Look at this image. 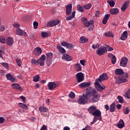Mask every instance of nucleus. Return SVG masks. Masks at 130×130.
<instances>
[{
    "mask_svg": "<svg viewBox=\"0 0 130 130\" xmlns=\"http://www.w3.org/2000/svg\"><path fill=\"white\" fill-rule=\"evenodd\" d=\"M81 22H82L83 26L84 27H86V28H89V30L90 31H92L93 30V28H94V25H92L93 24H94V21L93 20H90L89 21L87 19V18L85 17H82L81 19Z\"/></svg>",
    "mask_w": 130,
    "mask_h": 130,
    "instance_id": "nucleus-1",
    "label": "nucleus"
},
{
    "mask_svg": "<svg viewBox=\"0 0 130 130\" xmlns=\"http://www.w3.org/2000/svg\"><path fill=\"white\" fill-rule=\"evenodd\" d=\"M128 75L127 73H124L122 76H119V78L116 81V84L119 85L121 83H126L128 80H127V77Z\"/></svg>",
    "mask_w": 130,
    "mask_h": 130,
    "instance_id": "nucleus-2",
    "label": "nucleus"
},
{
    "mask_svg": "<svg viewBox=\"0 0 130 130\" xmlns=\"http://www.w3.org/2000/svg\"><path fill=\"white\" fill-rule=\"evenodd\" d=\"M100 96L98 95V93L96 92L95 89H93L90 91V99L92 102H98L99 101Z\"/></svg>",
    "mask_w": 130,
    "mask_h": 130,
    "instance_id": "nucleus-3",
    "label": "nucleus"
},
{
    "mask_svg": "<svg viewBox=\"0 0 130 130\" xmlns=\"http://www.w3.org/2000/svg\"><path fill=\"white\" fill-rule=\"evenodd\" d=\"M88 96L87 93L85 94H83V96L79 97V100H78V103L79 104H85L88 101Z\"/></svg>",
    "mask_w": 130,
    "mask_h": 130,
    "instance_id": "nucleus-4",
    "label": "nucleus"
},
{
    "mask_svg": "<svg viewBox=\"0 0 130 130\" xmlns=\"http://www.w3.org/2000/svg\"><path fill=\"white\" fill-rule=\"evenodd\" d=\"M59 86V82H50L48 83V87L49 89L52 90H54L55 88Z\"/></svg>",
    "mask_w": 130,
    "mask_h": 130,
    "instance_id": "nucleus-5",
    "label": "nucleus"
},
{
    "mask_svg": "<svg viewBox=\"0 0 130 130\" xmlns=\"http://www.w3.org/2000/svg\"><path fill=\"white\" fill-rule=\"evenodd\" d=\"M45 59H46V56L45 55L43 54L39 59L37 60L38 64H40L41 67H43L45 63Z\"/></svg>",
    "mask_w": 130,
    "mask_h": 130,
    "instance_id": "nucleus-6",
    "label": "nucleus"
},
{
    "mask_svg": "<svg viewBox=\"0 0 130 130\" xmlns=\"http://www.w3.org/2000/svg\"><path fill=\"white\" fill-rule=\"evenodd\" d=\"M100 82L98 81V80H95V82L94 83V86L96 89V90H98V91H99L100 92H101V91H103V90H104V89H105V86H101L100 85Z\"/></svg>",
    "mask_w": 130,
    "mask_h": 130,
    "instance_id": "nucleus-7",
    "label": "nucleus"
},
{
    "mask_svg": "<svg viewBox=\"0 0 130 130\" xmlns=\"http://www.w3.org/2000/svg\"><path fill=\"white\" fill-rule=\"evenodd\" d=\"M108 79V77L107 76V74L106 73H103L101 75L98 79H96V81L98 82H102L103 81H105Z\"/></svg>",
    "mask_w": 130,
    "mask_h": 130,
    "instance_id": "nucleus-8",
    "label": "nucleus"
},
{
    "mask_svg": "<svg viewBox=\"0 0 130 130\" xmlns=\"http://www.w3.org/2000/svg\"><path fill=\"white\" fill-rule=\"evenodd\" d=\"M11 86L14 90H17V91H19V92H23V88L20 86V84L13 83L11 84Z\"/></svg>",
    "mask_w": 130,
    "mask_h": 130,
    "instance_id": "nucleus-9",
    "label": "nucleus"
},
{
    "mask_svg": "<svg viewBox=\"0 0 130 130\" xmlns=\"http://www.w3.org/2000/svg\"><path fill=\"white\" fill-rule=\"evenodd\" d=\"M107 51V50L106 49V48H104L103 47H101L98 49L96 51V54H98V55L101 56L103 55L105 52Z\"/></svg>",
    "mask_w": 130,
    "mask_h": 130,
    "instance_id": "nucleus-10",
    "label": "nucleus"
},
{
    "mask_svg": "<svg viewBox=\"0 0 130 130\" xmlns=\"http://www.w3.org/2000/svg\"><path fill=\"white\" fill-rule=\"evenodd\" d=\"M84 74L82 73H78L76 74V80L78 83H81L84 80Z\"/></svg>",
    "mask_w": 130,
    "mask_h": 130,
    "instance_id": "nucleus-11",
    "label": "nucleus"
},
{
    "mask_svg": "<svg viewBox=\"0 0 130 130\" xmlns=\"http://www.w3.org/2000/svg\"><path fill=\"white\" fill-rule=\"evenodd\" d=\"M16 34L19 36H24L25 37H27V36H28L27 32L21 30V29L19 28L16 29Z\"/></svg>",
    "mask_w": 130,
    "mask_h": 130,
    "instance_id": "nucleus-12",
    "label": "nucleus"
},
{
    "mask_svg": "<svg viewBox=\"0 0 130 130\" xmlns=\"http://www.w3.org/2000/svg\"><path fill=\"white\" fill-rule=\"evenodd\" d=\"M59 23V20H52L47 24V27H53Z\"/></svg>",
    "mask_w": 130,
    "mask_h": 130,
    "instance_id": "nucleus-13",
    "label": "nucleus"
},
{
    "mask_svg": "<svg viewBox=\"0 0 130 130\" xmlns=\"http://www.w3.org/2000/svg\"><path fill=\"white\" fill-rule=\"evenodd\" d=\"M72 8H73V5L71 4H68L66 6L67 16H69L72 14Z\"/></svg>",
    "mask_w": 130,
    "mask_h": 130,
    "instance_id": "nucleus-14",
    "label": "nucleus"
},
{
    "mask_svg": "<svg viewBox=\"0 0 130 130\" xmlns=\"http://www.w3.org/2000/svg\"><path fill=\"white\" fill-rule=\"evenodd\" d=\"M62 59L63 60H66V61H71V60L73 59V57L70 55H68L67 54H64L62 56Z\"/></svg>",
    "mask_w": 130,
    "mask_h": 130,
    "instance_id": "nucleus-15",
    "label": "nucleus"
},
{
    "mask_svg": "<svg viewBox=\"0 0 130 130\" xmlns=\"http://www.w3.org/2000/svg\"><path fill=\"white\" fill-rule=\"evenodd\" d=\"M127 61H128V59L126 57H123L121 59V62L120 63L121 67H125L126 64H127Z\"/></svg>",
    "mask_w": 130,
    "mask_h": 130,
    "instance_id": "nucleus-16",
    "label": "nucleus"
},
{
    "mask_svg": "<svg viewBox=\"0 0 130 130\" xmlns=\"http://www.w3.org/2000/svg\"><path fill=\"white\" fill-rule=\"evenodd\" d=\"M6 42L8 46H12V45L14 44V40L12 37H8L6 39Z\"/></svg>",
    "mask_w": 130,
    "mask_h": 130,
    "instance_id": "nucleus-17",
    "label": "nucleus"
},
{
    "mask_svg": "<svg viewBox=\"0 0 130 130\" xmlns=\"http://www.w3.org/2000/svg\"><path fill=\"white\" fill-rule=\"evenodd\" d=\"M6 78L7 80L11 81L12 83H15V82H16V78H14V77H13L10 73L6 74Z\"/></svg>",
    "mask_w": 130,
    "mask_h": 130,
    "instance_id": "nucleus-18",
    "label": "nucleus"
},
{
    "mask_svg": "<svg viewBox=\"0 0 130 130\" xmlns=\"http://www.w3.org/2000/svg\"><path fill=\"white\" fill-rule=\"evenodd\" d=\"M91 85V83L90 82H83L81 83L79 85V87L81 88V89H84V88H87V87H89Z\"/></svg>",
    "mask_w": 130,
    "mask_h": 130,
    "instance_id": "nucleus-19",
    "label": "nucleus"
},
{
    "mask_svg": "<svg viewBox=\"0 0 130 130\" xmlns=\"http://www.w3.org/2000/svg\"><path fill=\"white\" fill-rule=\"evenodd\" d=\"M97 109V107L95 106H91L89 107V108L88 109V110L90 113V114L92 115L93 113H94L95 111Z\"/></svg>",
    "mask_w": 130,
    "mask_h": 130,
    "instance_id": "nucleus-20",
    "label": "nucleus"
},
{
    "mask_svg": "<svg viewBox=\"0 0 130 130\" xmlns=\"http://www.w3.org/2000/svg\"><path fill=\"white\" fill-rule=\"evenodd\" d=\"M42 52V50L40 47H37L35 49V55L36 56H39Z\"/></svg>",
    "mask_w": 130,
    "mask_h": 130,
    "instance_id": "nucleus-21",
    "label": "nucleus"
},
{
    "mask_svg": "<svg viewBox=\"0 0 130 130\" xmlns=\"http://www.w3.org/2000/svg\"><path fill=\"white\" fill-rule=\"evenodd\" d=\"M117 126L118 128H122L124 127V121L123 120L120 119L118 123H117Z\"/></svg>",
    "mask_w": 130,
    "mask_h": 130,
    "instance_id": "nucleus-22",
    "label": "nucleus"
},
{
    "mask_svg": "<svg viewBox=\"0 0 130 130\" xmlns=\"http://www.w3.org/2000/svg\"><path fill=\"white\" fill-rule=\"evenodd\" d=\"M91 115H93V116H97L98 117H101V112L99 109H96L94 113H92Z\"/></svg>",
    "mask_w": 130,
    "mask_h": 130,
    "instance_id": "nucleus-23",
    "label": "nucleus"
},
{
    "mask_svg": "<svg viewBox=\"0 0 130 130\" xmlns=\"http://www.w3.org/2000/svg\"><path fill=\"white\" fill-rule=\"evenodd\" d=\"M74 70L77 71V72H81L82 71V66L81 64L77 63L74 64Z\"/></svg>",
    "mask_w": 130,
    "mask_h": 130,
    "instance_id": "nucleus-24",
    "label": "nucleus"
},
{
    "mask_svg": "<svg viewBox=\"0 0 130 130\" xmlns=\"http://www.w3.org/2000/svg\"><path fill=\"white\" fill-rule=\"evenodd\" d=\"M57 49H58V51H59L60 53L63 54L67 52V51L64 49V48H62L59 45H57Z\"/></svg>",
    "mask_w": 130,
    "mask_h": 130,
    "instance_id": "nucleus-25",
    "label": "nucleus"
},
{
    "mask_svg": "<svg viewBox=\"0 0 130 130\" xmlns=\"http://www.w3.org/2000/svg\"><path fill=\"white\" fill-rule=\"evenodd\" d=\"M110 17V14H106L104 16V18L103 20V24L105 25L107 23V21H108V19H109Z\"/></svg>",
    "mask_w": 130,
    "mask_h": 130,
    "instance_id": "nucleus-26",
    "label": "nucleus"
},
{
    "mask_svg": "<svg viewBox=\"0 0 130 130\" xmlns=\"http://www.w3.org/2000/svg\"><path fill=\"white\" fill-rule=\"evenodd\" d=\"M75 15L76 11L72 12V15L66 18L67 21H71V20H73L75 18Z\"/></svg>",
    "mask_w": 130,
    "mask_h": 130,
    "instance_id": "nucleus-27",
    "label": "nucleus"
},
{
    "mask_svg": "<svg viewBox=\"0 0 130 130\" xmlns=\"http://www.w3.org/2000/svg\"><path fill=\"white\" fill-rule=\"evenodd\" d=\"M118 9L117 8H113L110 10V13L111 15H117L118 14Z\"/></svg>",
    "mask_w": 130,
    "mask_h": 130,
    "instance_id": "nucleus-28",
    "label": "nucleus"
},
{
    "mask_svg": "<svg viewBox=\"0 0 130 130\" xmlns=\"http://www.w3.org/2000/svg\"><path fill=\"white\" fill-rule=\"evenodd\" d=\"M88 41L89 40L88 39V38L84 36L81 37L79 40V42L80 43H86V42H88Z\"/></svg>",
    "mask_w": 130,
    "mask_h": 130,
    "instance_id": "nucleus-29",
    "label": "nucleus"
},
{
    "mask_svg": "<svg viewBox=\"0 0 130 130\" xmlns=\"http://www.w3.org/2000/svg\"><path fill=\"white\" fill-rule=\"evenodd\" d=\"M115 73L116 75H117L118 76H121V75H123V74H124L123 70L121 69H116Z\"/></svg>",
    "mask_w": 130,
    "mask_h": 130,
    "instance_id": "nucleus-30",
    "label": "nucleus"
},
{
    "mask_svg": "<svg viewBox=\"0 0 130 130\" xmlns=\"http://www.w3.org/2000/svg\"><path fill=\"white\" fill-rule=\"evenodd\" d=\"M127 37V31H125L123 32L122 35L121 36V40H125Z\"/></svg>",
    "mask_w": 130,
    "mask_h": 130,
    "instance_id": "nucleus-31",
    "label": "nucleus"
},
{
    "mask_svg": "<svg viewBox=\"0 0 130 130\" xmlns=\"http://www.w3.org/2000/svg\"><path fill=\"white\" fill-rule=\"evenodd\" d=\"M41 112H47L48 111V109L45 107H40L39 108Z\"/></svg>",
    "mask_w": 130,
    "mask_h": 130,
    "instance_id": "nucleus-32",
    "label": "nucleus"
},
{
    "mask_svg": "<svg viewBox=\"0 0 130 130\" xmlns=\"http://www.w3.org/2000/svg\"><path fill=\"white\" fill-rule=\"evenodd\" d=\"M110 112H114L115 111V103H112L110 107Z\"/></svg>",
    "mask_w": 130,
    "mask_h": 130,
    "instance_id": "nucleus-33",
    "label": "nucleus"
},
{
    "mask_svg": "<svg viewBox=\"0 0 130 130\" xmlns=\"http://www.w3.org/2000/svg\"><path fill=\"white\" fill-rule=\"evenodd\" d=\"M19 106L21 107L22 109H28V106L26 105L25 104H23L22 103H18Z\"/></svg>",
    "mask_w": 130,
    "mask_h": 130,
    "instance_id": "nucleus-34",
    "label": "nucleus"
},
{
    "mask_svg": "<svg viewBox=\"0 0 130 130\" xmlns=\"http://www.w3.org/2000/svg\"><path fill=\"white\" fill-rule=\"evenodd\" d=\"M127 8V3L125 2L124 4L122 5V7L121 8V11H123V12H125V10H126Z\"/></svg>",
    "mask_w": 130,
    "mask_h": 130,
    "instance_id": "nucleus-35",
    "label": "nucleus"
},
{
    "mask_svg": "<svg viewBox=\"0 0 130 130\" xmlns=\"http://www.w3.org/2000/svg\"><path fill=\"white\" fill-rule=\"evenodd\" d=\"M6 38L4 36H0V42L3 44H5L6 43Z\"/></svg>",
    "mask_w": 130,
    "mask_h": 130,
    "instance_id": "nucleus-36",
    "label": "nucleus"
},
{
    "mask_svg": "<svg viewBox=\"0 0 130 130\" xmlns=\"http://www.w3.org/2000/svg\"><path fill=\"white\" fill-rule=\"evenodd\" d=\"M124 96L125 98H127V99H130V89H128Z\"/></svg>",
    "mask_w": 130,
    "mask_h": 130,
    "instance_id": "nucleus-37",
    "label": "nucleus"
},
{
    "mask_svg": "<svg viewBox=\"0 0 130 130\" xmlns=\"http://www.w3.org/2000/svg\"><path fill=\"white\" fill-rule=\"evenodd\" d=\"M104 35L106 37H113V34L111 31L106 32L104 34Z\"/></svg>",
    "mask_w": 130,
    "mask_h": 130,
    "instance_id": "nucleus-38",
    "label": "nucleus"
},
{
    "mask_svg": "<svg viewBox=\"0 0 130 130\" xmlns=\"http://www.w3.org/2000/svg\"><path fill=\"white\" fill-rule=\"evenodd\" d=\"M107 3H108L111 8H113L115 5V2L113 1H107Z\"/></svg>",
    "mask_w": 130,
    "mask_h": 130,
    "instance_id": "nucleus-39",
    "label": "nucleus"
},
{
    "mask_svg": "<svg viewBox=\"0 0 130 130\" xmlns=\"http://www.w3.org/2000/svg\"><path fill=\"white\" fill-rule=\"evenodd\" d=\"M117 99L118 100L119 103H123V102L124 101L123 98L120 95L117 96Z\"/></svg>",
    "mask_w": 130,
    "mask_h": 130,
    "instance_id": "nucleus-40",
    "label": "nucleus"
},
{
    "mask_svg": "<svg viewBox=\"0 0 130 130\" xmlns=\"http://www.w3.org/2000/svg\"><path fill=\"white\" fill-rule=\"evenodd\" d=\"M77 10L79 11V12H81V13H83V12H84V9L80 5H78L77 6Z\"/></svg>",
    "mask_w": 130,
    "mask_h": 130,
    "instance_id": "nucleus-41",
    "label": "nucleus"
},
{
    "mask_svg": "<svg viewBox=\"0 0 130 130\" xmlns=\"http://www.w3.org/2000/svg\"><path fill=\"white\" fill-rule=\"evenodd\" d=\"M129 111L130 110L128 107H126V108L123 110V113H124V114H128Z\"/></svg>",
    "mask_w": 130,
    "mask_h": 130,
    "instance_id": "nucleus-42",
    "label": "nucleus"
},
{
    "mask_svg": "<svg viewBox=\"0 0 130 130\" xmlns=\"http://www.w3.org/2000/svg\"><path fill=\"white\" fill-rule=\"evenodd\" d=\"M105 46L106 47L105 48H106L108 51H112V50H113V48H111V47L107 45H105Z\"/></svg>",
    "mask_w": 130,
    "mask_h": 130,
    "instance_id": "nucleus-43",
    "label": "nucleus"
},
{
    "mask_svg": "<svg viewBox=\"0 0 130 130\" xmlns=\"http://www.w3.org/2000/svg\"><path fill=\"white\" fill-rule=\"evenodd\" d=\"M40 77H39V75L35 76L33 77L34 81V82H38L39 81V79Z\"/></svg>",
    "mask_w": 130,
    "mask_h": 130,
    "instance_id": "nucleus-44",
    "label": "nucleus"
},
{
    "mask_svg": "<svg viewBox=\"0 0 130 130\" xmlns=\"http://www.w3.org/2000/svg\"><path fill=\"white\" fill-rule=\"evenodd\" d=\"M16 61L17 63V66H18V67H21V66L22 65V61H21V59L19 58L16 59Z\"/></svg>",
    "mask_w": 130,
    "mask_h": 130,
    "instance_id": "nucleus-45",
    "label": "nucleus"
},
{
    "mask_svg": "<svg viewBox=\"0 0 130 130\" xmlns=\"http://www.w3.org/2000/svg\"><path fill=\"white\" fill-rule=\"evenodd\" d=\"M46 62H47V66H50L51 64V63H52V59H49V58H47Z\"/></svg>",
    "mask_w": 130,
    "mask_h": 130,
    "instance_id": "nucleus-46",
    "label": "nucleus"
},
{
    "mask_svg": "<svg viewBox=\"0 0 130 130\" xmlns=\"http://www.w3.org/2000/svg\"><path fill=\"white\" fill-rule=\"evenodd\" d=\"M41 36H42V37H43V38H45L46 37H48V34L47 32H43L41 34Z\"/></svg>",
    "mask_w": 130,
    "mask_h": 130,
    "instance_id": "nucleus-47",
    "label": "nucleus"
},
{
    "mask_svg": "<svg viewBox=\"0 0 130 130\" xmlns=\"http://www.w3.org/2000/svg\"><path fill=\"white\" fill-rule=\"evenodd\" d=\"M46 55H47V58H49L52 59V55H53L52 53H47Z\"/></svg>",
    "mask_w": 130,
    "mask_h": 130,
    "instance_id": "nucleus-48",
    "label": "nucleus"
},
{
    "mask_svg": "<svg viewBox=\"0 0 130 130\" xmlns=\"http://www.w3.org/2000/svg\"><path fill=\"white\" fill-rule=\"evenodd\" d=\"M2 65L3 66V67H4V68H5L6 70H8V69H9V64H8L7 63L3 62L2 63Z\"/></svg>",
    "mask_w": 130,
    "mask_h": 130,
    "instance_id": "nucleus-49",
    "label": "nucleus"
},
{
    "mask_svg": "<svg viewBox=\"0 0 130 130\" xmlns=\"http://www.w3.org/2000/svg\"><path fill=\"white\" fill-rule=\"evenodd\" d=\"M100 46V45H99V44H97L96 45L93 44L92 45V48H93V49H96L97 48H99Z\"/></svg>",
    "mask_w": 130,
    "mask_h": 130,
    "instance_id": "nucleus-50",
    "label": "nucleus"
},
{
    "mask_svg": "<svg viewBox=\"0 0 130 130\" xmlns=\"http://www.w3.org/2000/svg\"><path fill=\"white\" fill-rule=\"evenodd\" d=\"M66 47H67V48H68V49H72V48H73V47H74V46L72 44H69L68 43Z\"/></svg>",
    "mask_w": 130,
    "mask_h": 130,
    "instance_id": "nucleus-51",
    "label": "nucleus"
},
{
    "mask_svg": "<svg viewBox=\"0 0 130 130\" xmlns=\"http://www.w3.org/2000/svg\"><path fill=\"white\" fill-rule=\"evenodd\" d=\"M6 30V27L4 25L0 26V32H4Z\"/></svg>",
    "mask_w": 130,
    "mask_h": 130,
    "instance_id": "nucleus-52",
    "label": "nucleus"
},
{
    "mask_svg": "<svg viewBox=\"0 0 130 130\" xmlns=\"http://www.w3.org/2000/svg\"><path fill=\"white\" fill-rule=\"evenodd\" d=\"M82 130H92V128L91 126L87 125L84 128H83Z\"/></svg>",
    "mask_w": 130,
    "mask_h": 130,
    "instance_id": "nucleus-53",
    "label": "nucleus"
},
{
    "mask_svg": "<svg viewBox=\"0 0 130 130\" xmlns=\"http://www.w3.org/2000/svg\"><path fill=\"white\" fill-rule=\"evenodd\" d=\"M68 43L66 41H62L61 43V45L62 46H64L65 47H67L68 46Z\"/></svg>",
    "mask_w": 130,
    "mask_h": 130,
    "instance_id": "nucleus-54",
    "label": "nucleus"
},
{
    "mask_svg": "<svg viewBox=\"0 0 130 130\" xmlns=\"http://www.w3.org/2000/svg\"><path fill=\"white\" fill-rule=\"evenodd\" d=\"M69 97H70V98H71L72 99H74V98H75V93L73 92H71L69 94Z\"/></svg>",
    "mask_w": 130,
    "mask_h": 130,
    "instance_id": "nucleus-55",
    "label": "nucleus"
},
{
    "mask_svg": "<svg viewBox=\"0 0 130 130\" xmlns=\"http://www.w3.org/2000/svg\"><path fill=\"white\" fill-rule=\"evenodd\" d=\"M84 8L86 10H89L91 8V4H88L87 5H84Z\"/></svg>",
    "mask_w": 130,
    "mask_h": 130,
    "instance_id": "nucleus-56",
    "label": "nucleus"
},
{
    "mask_svg": "<svg viewBox=\"0 0 130 130\" xmlns=\"http://www.w3.org/2000/svg\"><path fill=\"white\" fill-rule=\"evenodd\" d=\"M33 25L34 29H37V27H38V22H37V21H34Z\"/></svg>",
    "mask_w": 130,
    "mask_h": 130,
    "instance_id": "nucleus-57",
    "label": "nucleus"
},
{
    "mask_svg": "<svg viewBox=\"0 0 130 130\" xmlns=\"http://www.w3.org/2000/svg\"><path fill=\"white\" fill-rule=\"evenodd\" d=\"M112 63L114 64L116 62V57L115 56L111 59Z\"/></svg>",
    "mask_w": 130,
    "mask_h": 130,
    "instance_id": "nucleus-58",
    "label": "nucleus"
},
{
    "mask_svg": "<svg viewBox=\"0 0 130 130\" xmlns=\"http://www.w3.org/2000/svg\"><path fill=\"white\" fill-rule=\"evenodd\" d=\"M20 98L21 100H23V102L24 103H26V98H25V96L21 95L20 96Z\"/></svg>",
    "mask_w": 130,
    "mask_h": 130,
    "instance_id": "nucleus-59",
    "label": "nucleus"
},
{
    "mask_svg": "<svg viewBox=\"0 0 130 130\" xmlns=\"http://www.w3.org/2000/svg\"><path fill=\"white\" fill-rule=\"evenodd\" d=\"M80 62L82 66H85V63H86V60L82 59L80 60Z\"/></svg>",
    "mask_w": 130,
    "mask_h": 130,
    "instance_id": "nucleus-60",
    "label": "nucleus"
},
{
    "mask_svg": "<svg viewBox=\"0 0 130 130\" xmlns=\"http://www.w3.org/2000/svg\"><path fill=\"white\" fill-rule=\"evenodd\" d=\"M100 14H101V12H100V11H96L95 13V17H99V16H100Z\"/></svg>",
    "mask_w": 130,
    "mask_h": 130,
    "instance_id": "nucleus-61",
    "label": "nucleus"
},
{
    "mask_svg": "<svg viewBox=\"0 0 130 130\" xmlns=\"http://www.w3.org/2000/svg\"><path fill=\"white\" fill-rule=\"evenodd\" d=\"M5 122V118L3 117H0V123H4Z\"/></svg>",
    "mask_w": 130,
    "mask_h": 130,
    "instance_id": "nucleus-62",
    "label": "nucleus"
},
{
    "mask_svg": "<svg viewBox=\"0 0 130 130\" xmlns=\"http://www.w3.org/2000/svg\"><path fill=\"white\" fill-rule=\"evenodd\" d=\"M40 130H47V127L45 125H43Z\"/></svg>",
    "mask_w": 130,
    "mask_h": 130,
    "instance_id": "nucleus-63",
    "label": "nucleus"
},
{
    "mask_svg": "<svg viewBox=\"0 0 130 130\" xmlns=\"http://www.w3.org/2000/svg\"><path fill=\"white\" fill-rule=\"evenodd\" d=\"M63 130H71V128L70 127L66 126L63 127Z\"/></svg>",
    "mask_w": 130,
    "mask_h": 130,
    "instance_id": "nucleus-64",
    "label": "nucleus"
}]
</instances>
